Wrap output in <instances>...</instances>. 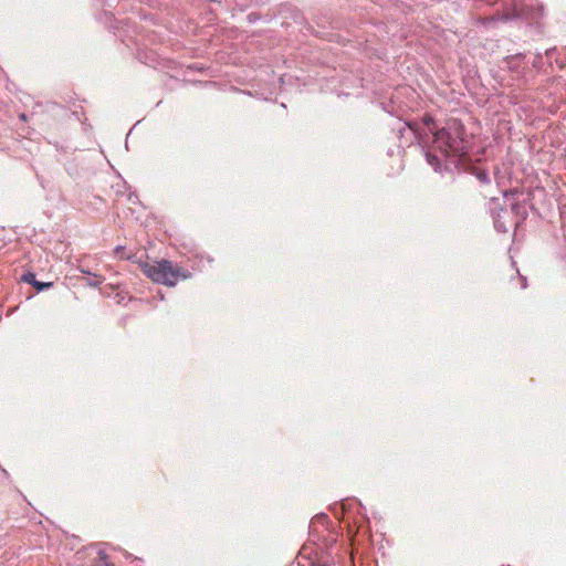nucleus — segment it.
Listing matches in <instances>:
<instances>
[{"mask_svg":"<svg viewBox=\"0 0 566 566\" xmlns=\"http://www.w3.org/2000/svg\"><path fill=\"white\" fill-rule=\"evenodd\" d=\"M408 129L411 139L424 143L426 138L433 135V149H438L442 157L450 159L454 165L464 161L470 149V140L464 126L457 119L448 122L446 127L437 128L434 119L430 115H424L422 123L416 120L405 122L398 132Z\"/></svg>","mask_w":566,"mask_h":566,"instance_id":"obj_1","label":"nucleus"},{"mask_svg":"<svg viewBox=\"0 0 566 566\" xmlns=\"http://www.w3.org/2000/svg\"><path fill=\"white\" fill-rule=\"evenodd\" d=\"M143 272L154 282L174 286L181 279L189 276L188 271H184L171 261L161 260L154 263H145L143 265Z\"/></svg>","mask_w":566,"mask_h":566,"instance_id":"obj_2","label":"nucleus"},{"mask_svg":"<svg viewBox=\"0 0 566 566\" xmlns=\"http://www.w3.org/2000/svg\"><path fill=\"white\" fill-rule=\"evenodd\" d=\"M503 69L512 74L513 80H524L528 70L525 55L517 53L509 55L503 60Z\"/></svg>","mask_w":566,"mask_h":566,"instance_id":"obj_3","label":"nucleus"},{"mask_svg":"<svg viewBox=\"0 0 566 566\" xmlns=\"http://www.w3.org/2000/svg\"><path fill=\"white\" fill-rule=\"evenodd\" d=\"M427 161L434 168L436 171L441 169L440 158L430 150L426 154Z\"/></svg>","mask_w":566,"mask_h":566,"instance_id":"obj_4","label":"nucleus"},{"mask_svg":"<svg viewBox=\"0 0 566 566\" xmlns=\"http://www.w3.org/2000/svg\"><path fill=\"white\" fill-rule=\"evenodd\" d=\"M333 563L331 562L328 556H317L316 560L313 562V566H332Z\"/></svg>","mask_w":566,"mask_h":566,"instance_id":"obj_5","label":"nucleus"},{"mask_svg":"<svg viewBox=\"0 0 566 566\" xmlns=\"http://www.w3.org/2000/svg\"><path fill=\"white\" fill-rule=\"evenodd\" d=\"M494 227L499 232H506L507 228L504 222L501 221L500 216L494 218Z\"/></svg>","mask_w":566,"mask_h":566,"instance_id":"obj_6","label":"nucleus"},{"mask_svg":"<svg viewBox=\"0 0 566 566\" xmlns=\"http://www.w3.org/2000/svg\"><path fill=\"white\" fill-rule=\"evenodd\" d=\"M102 282H103V279L101 276H98V275H95V274L93 275L92 279L87 280V284L90 286H93V287L99 286L102 284Z\"/></svg>","mask_w":566,"mask_h":566,"instance_id":"obj_7","label":"nucleus"},{"mask_svg":"<svg viewBox=\"0 0 566 566\" xmlns=\"http://www.w3.org/2000/svg\"><path fill=\"white\" fill-rule=\"evenodd\" d=\"M34 287H36L38 291H43L52 285V283H41L39 281H34L32 284Z\"/></svg>","mask_w":566,"mask_h":566,"instance_id":"obj_8","label":"nucleus"},{"mask_svg":"<svg viewBox=\"0 0 566 566\" xmlns=\"http://www.w3.org/2000/svg\"><path fill=\"white\" fill-rule=\"evenodd\" d=\"M23 281L27 282V283H30V284H33L35 280V274L34 273H27L23 275Z\"/></svg>","mask_w":566,"mask_h":566,"instance_id":"obj_9","label":"nucleus"},{"mask_svg":"<svg viewBox=\"0 0 566 566\" xmlns=\"http://www.w3.org/2000/svg\"><path fill=\"white\" fill-rule=\"evenodd\" d=\"M478 178H479V180H481L482 182H489V181H490V179H489V175H488V172H485V171H481V172H479V174H478Z\"/></svg>","mask_w":566,"mask_h":566,"instance_id":"obj_10","label":"nucleus"},{"mask_svg":"<svg viewBox=\"0 0 566 566\" xmlns=\"http://www.w3.org/2000/svg\"><path fill=\"white\" fill-rule=\"evenodd\" d=\"M541 64H542V56L541 54H538L534 61H533V66L536 67V69H539L541 67Z\"/></svg>","mask_w":566,"mask_h":566,"instance_id":"obj_11","label":"nucleus"},{"mask_svg":"<svg viewBox=\"0 0 566 566\" xmlns=\"http://www.w3.org/2000/svg\"><path fill=\"white\" fill-rule=\"evenodd\" d=\"M124 250H125L124 247H120V245L116 247L115 254L120 256V258H124V255H123L124 254Z\"/></svg>","mask_w":566,"mask_h":566,"instance_id":"obj_12","label":"nucleus"},{"mask_svg":"<svg viewBox=\"0 0 566 566\" xmlns=\"http://www.w3.org/2000/svg\"><path fill=\"white\" fill-rule=\"evenodd\" d=\"M81 271H82V273L91 274L88 271H85L83 269Z\"/></svg>","mask_w":566,"mask_h":566,"instance_id":"obj_13","label":"nucleus"}]
</instances>
